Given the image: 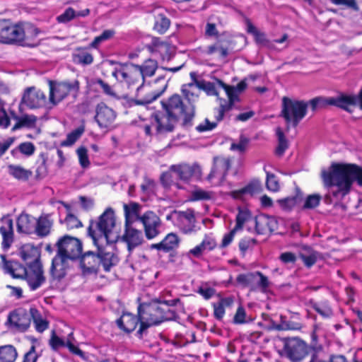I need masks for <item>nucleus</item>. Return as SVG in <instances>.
Masks as SVG:
<instances>
[{"instance_id":"11","label":"nucleus","mask_w":362,"mask_h":362,"mask_svg":"<svg viewBox=\"0 0 362 362\" xmlns=\"http://www.w3.org/2000/svg\"><path fill=\"white\" fill-rule=\"evenodd\" d=\"M325 102L328 105L337 106L350 112L357 106L362 110V89L358 95L340 94L327 98Z\"/></svg>"},{"instance_id":"52","label":"nucleus","mask_w":362,"mask_h":362,"mask_svg":"<svg viewBox=\"0 0 362 362\" xmlns=\"http://www.w3.org/2000/svg\"><path fill=\"white\" fill-rule=\"evenodd\" d=\"M300 199L301 198L298 195H296L279 199L277 200V203L283 210L290 211L300 201Z\"/></svg>"},{"instance_id":"63","label":"nucleus","mask_w":362,"mask_h":362,"mask_svg":"<svg viewBox=\"0 0 362 362\" xmlns=\"http://www.w3.org/2000/svg\"><path fill=\"white\" fill-rule=\"evenodd\" d=\"M314 309L323 317L329 318L332 316V310L327 303L315 305Z\"/></svg>"},{"instance_id":"17","label":"nucleus","mask_w":362,"mask_h":362,"mask_svg":"<svg viewBox=\"0 0 362 362\" xmlns=\"http://www.w3.org/2000/svg\"><path fill=\"white\" fill-rule=\"evenodd\" d=\"M24 279L30 290L35 291L39 288L45 282L41 263L35 262L28 266Z\"/></svg>"},{"instance_id":"18","label":"nucleus","mask_w":362,"mask_h":362,"mask_svg":"<svg viewBox=\"0 0 362 362\" xmlns=\"http://www.w3.org/2000/svg\"><path fill=\"white\" fill-rule=\"evenodd\" d=\"M174 216L175 218V226L182 233L190 234L195 230V218L192 210L175 212Z\"/></svg>"},{"instance_id":"59","label":"nucleus","mask_w":362,"mask_h":362,"mask_svg":"<svg viewBox=\"0 0 362 362\" xmlns=\"http://www.w3.org/2000/svg\"><path fill=\"white\" fill-rule=\"evenodd\" d=\"M267 188L269 191L277 192L280 188V185L276 176L269 173H267V180H266Z\"/></svg>"},{"instance_id":"49","label":"nucleus","mask_w":362,"mask_h":362,"mask_svg":"<svg viewBox=\"0 0 362 362\" xmlns=\"http://www.w3.org/2000/svg\"><path fill=\"white\" fill-rule=\"evenodd\" d=\"M217 80L218 79H216L215 83L205 81H198L200 90H203L204 91H205L208 95L218 96V88L221 87L217 83Z\"/></svg>"},{"instance_id":"62","label":"nucleus","mask_w":362,"mask_h":362,"mask_svg":"<svg viewBox=\"0 0 362 362\" xmlns=\"http://www.w3.org/2000/svg\"><path fill=\"white\" fill-rule=\"evenodd\" d=\"M255 273H249L247 274H240L237 277V282L243 286H248L251 284L252 282L255 281Z\"/></svg>"},{"instance_id":"13","label":"nucleus","mask_w":362,"mask_h":362,"mask_svg":"<svg viewBox=\"0 0 362 362\" xmlns=\"http://www.w3.org/2000/svg\"><path fill=\"white\" fill-rule=\"evenodd\" d=\"M10 34L9 44L22 42L36 37L38 30L32 24L27 23H11Z\"/></svg>"},{"instance_id":"15","label":"nucleus","mask_w":362,"mask_h":362,"mask_svg":"<svg viewBox=\"0 0 362 362\" xmlns=\"http://www.w3.org/2000/svg\"><path fill=\"white\" fill-rule=\"evenodd\" d=\"M284 351L292 362H299L307 354V345L299 338L287 339L284 344Z\"/></svg>"},{"instance_id":"58","label":"nucleus","mask_w":362,"mask_h":362,"mask_svg":"<svg viewBox=\"0 0 362 362\" xmlns=\"http://www.w3.org/2000/svg\"><path fill=\"white\" fill-rule=\"evenodd\" d=\"M250 218V213L247 209H239L238 213L236 216V224L234 228L239 230H241L244 223Z\"/></svg>"},{"instance_id":"8","label":"nucleus","mask_w":362,"mask_h":362,"mask_svg":"<svg viewBox=\"0 0 362 362\" xmlns=\"http://www.w3.org/2000/svg\"><path fill=\"white\" fill-rule=\"evenodd\" d=\"M49 96L48 103L50 108L57 105L64 100L69 94L76 93L78 90V82H54L49 81Z\"/></svg>"},{"instance_id":"12","label":"nucleus","mask_w":362,"mask_h":362,"mask_svg":"<svg viewBox=\"0 0 362 362\" xmlns=\"http://www.w3.org/2000/svg\"><path fill=\"white\" fill-rule=\"evenodd\" d=\"M58 254L66 259H75L80 257L82 252V245L77 238L65 236L57 243Z\"/></svg>"},{"instance_id":"37","label":"nucleus","mask_w":362,"mask_h":362,"mask_svg":"<svg viewBox=\"0 0 362 362\" xmlns=\"http://www.w3.org/2000/svg\"><path fill=\"white\" fill-rule=\"evenodd\" d=\"M152 52L160 54L163 60H169L174 52V48L165 42L154 39Z\"/></svg>"},{"instance_id":"48","label":"nucleus","mask_w":362,"mask_h":362,"mask_svg":"<svg viewBox=\"0 0 362 362\" xmlns=\"http://www.w3.org/2000/svg\"><path fill=\"white\" fill-rule=\"evenodd\" d=\"M30 315L35 326V329L39 332H42L47 329L48 322L42 317L39 311L35 308H30Z\"/></svg>"},{"instance_id":"39","label":"nucleus","mask_w":362,"mask_h":362,"mask_svg":"<svg viewBox=\"0 0 362 362\" xmlns=\"http://www.w3.org/2000/svg\"><path fill=\"white\" fill-rule=\"evenodd\" d=\"M81 265L86 270L94 271L100 266V258L98 257L97 253L88 252L82 256Z\"/></svg>"},{"instance_id":"20","label":"nucleus","mask_w":362,"mask_h":362,"mask_svg":"<svg viewBox=\"0 0 362 362\" xmlns=\"http://www.w3.org/2000/svg\"><path fill=\"white\" fill-rule=\"evenodd\" d=\"M95 120L100 128H108L114 123L117 114L105 103H100L96 107Z\"/></svg>"},{"instance_id":"38","label":"nucleus","mask_w":362,"mask_h":362,"mask_svg":"<svg viewBox=\"0 0 362 362\" xmlns=\"http://www.w3.org/2000/svg\"><path fill=\"white\" fill-rule=\"evenodd\" d=\"M276 228V221L274 217L262 216L256 219V230L259 233L274 231Z\"/></svg>"},{"instance_id":"23","label":"nucleus","mask_w":362,"mask_h":362,"mask_svg":"<svg viewBox=\"0 0 362 362\" xmlns=\"http://www.w3.org/2000/svg\"><path fill=\"white\" fill-rule=\"evenodd\" d=\"M30 310L28 313L23 308L17 309L10 313L8 322L20 330H25L30 324Z\"/></svg>"},{"instance_id":"41","label":"nucleus","mask_w":362,"mask_h":362,"mask_svg":"<svg viewBox=\"0 0 362 362\" xmlns=\"http://www.w3.org/2000/svg\"><path fill=\"white\" fill-rule=\"evenodd\" d=\"M74 62L83 65L90 64L93 61V55L84 48H78L73 54Z\"/></svg>"},{"instance_id":"29","label":"nucleus","mask_w":362,"mask_h":362,"mask_svg":"<svg viewBox=\"0 0 362 362\" xmlns=\"http://www.w3.org/2000/svg\"><path fill=\"white\" fill-rule=\"evenodd\" d=\"M4 263V268L6 273L11 275L13 278L24 279L27 272V268H25L21 264L15 261H8L6 256L1 255Z\"/></svg>"},{"instance_id":"21","label":"nucleus","mask_w":362,"mask_h":362,"mask_svg":"<svg viewBox=\"0 0 362 362\" xmlns=\"http://www.w3.org/2000/svg\"><path fill=\"white\" fill-rule=\"evenodd\" d=\"M142 223L146 237L153 239L159 234L158 228L160 225L159 217L153 211H147L140 218Z\"/></svg>"},{"instance_id":"54","label":"nucleus","mask_w":362,"mask_h":362,"mask_svg":"<svg viewBox=\"0 0 362 362\" xmlns=\"http://www.w3.org/2000/svg\"><path fill=\"white\" fill-rule=\"evenodd\" d=\"M300 257L303 261L305 265L308 267H312L317 261V255L315 252L310 248L305 249L304 252H301Z\"/></svg>"},{"instance_id":"51","label":"nucleus","mask_w":362,"mask_h":362,"mask_svg":"<svg viewBox=\"0 0 362 362\" xmlns=\"http://www.w3.org/2000/svg\"><path fill=\"white\" fill-rule=\"evenodd\" d=\"M11 23L0 19V42L9 44Z\"/></svg>"},{"instance_id":"27","label":"nucleus","mask_w":362,"mask_h":362,"mask_svg":"<svg viewBox=\"0 0 362 362\" xmlns=\"http://www.w3.org/2000/svg\"><path fill=\"white\" fill-rule=\"evenodd\" d=\"M216 247V241L211 235H205L202 243L192 249L188 254L194 257H200L205 252L211 251Z\"/></svg>"},{"instance_id":"19","label":"nucleus","mask_w":362,"mask_h":362,"mask_svg":"<svg viewBox=\"0 0 362 362\" xmlns=\"http://www.w3.org/2000/svg\"><path fill=\"white\" fill-rule=\"evenodd\" d=\"M230 166V163L228 158L215 157L211 171L207 177L208 180L212 182L214 179L216 178L217 181L214 184L218 185L221 183L224 179Z\"/></svg>"},{"instance_id":"50","label":"nucleus","mask_w":362,"mask_h":362,"mask_svg":"<svg viewBox=\"0 0 362 362\" xmlns=\"http://www.w3.org/2000/svg\"><path fill=\"white\" fill-rule=\"evenodd\" d=\"M170 20L163 14L159 13L156 16L154 30L158 33H165L170 27Z\"/></svg>"},{"instance_id":"28","label":"nucleus","mask_w":362,"mask_h":362,"mask_svg":"<svg viewBox=\"0 0 362 362\" xmlns=\"http://www.w3.org/2000/svg\"><path fill=\"white\" fill-rule=\"evenodd\" d=\"M67 260L63 256L59 255L54 257L50 269L53 279L60 280L65 276L68 267Z\"/></svg>"},{"instance_id":"30","label":"nucleus","mask_w":362,"mask_h":362,"mask_svg":"<svg viewBox=\"0 0 362 362\" xmlns=\"http://www.w3.org/2000/svg\"><path fill=\"white\" fill-rule=\"evenodd\" d=\"M36 219L28 214H21L17 218V230L21 233H34Z\"/></svg>"},{"instance_id":"1","label":"nucleus","mask_w":362,"mask_h":362,"mask_svg":"<svg viewBox=\"0 0 362 362\" xmlns=\"http://www.w3.org/2000/svg\"><path fill=\"white\" fill-rule=\"evenodd\" d=\"M321 175L329 187L328 196L337 199L344 198L350 192L354 181L362 187V168L355 164L333 163L328 170H322Z\"/></svg>"},{"instance_id":"56","label":"nucleus","mask_w":362,"mask_h":362,"mask_svg":"<svg viewBox=\"0 0 362 362\" xmlns=\"http://www.w3.org/2000/svg\"><path fill=\"white\" fill-rule=\"evenodd\" d=\"M212 194L210 192L201 188L194 189L190 195L191 201L208 200L211 199Z\"/></svg>"},{"instance_id":"14","label":"nucleus","mask_w":362,"mask_h":362,"mask_svg":"<svg viewBox=\"0 0 362 362\" xmlns=\"http://www.w3.org/2000/svg\"><path fill=\"white\" fill-rule=\"evenodd\" d=\"M21 103L30 109L50 108L45 94L35 87L28 88L25 90Z\"/></svg>"},{"instance_id":"44","label":"nucleus","mask_w":362,"mask_h":362,"mask_svg":"<svg viewBox=\"0 0 362 362\" xmlns=\"http://www.w3.org/2000/svg\"><path fill=\"white\" fill-rule=\"evenodd\" d=\"M17 356L18 353L13 346H0V362H14Z\"/></svg>"},{"instance_id":"31","label":"nucleus","mask_w":362,"mask_h":362,"mask_svg":"<svg viewBox=\"0 0 362 362\" xmlns=\"http://www.w3.org/2000/svg\"><path fill=\"white\" fill-rule=\"evenodd\" d=\"M20 255L21 258L27 263L28 266L35 264V262H40V250L37 247L33 244H25L20 250Z\"/></svg>"},{"instance_id":"47","label":"nucleus","mask_w":362,"mask_h":362,"mask_svg":"<svg viewBox=\"0 0 362 362\" xmlns=\"http://www.w3.org/2000/svg\"><path fill=\"white\" fill-rule=\"evenodd\" d=\"M143 79L154 75L158 69V63L156 60L149 59L146 60L142 65H139Z\"/></svg>"},{"instance_id":"4","label":"nucleus","mask_w":362,"mask_h":362,"mask_svg":"<svg viewBox=\"0 0 362 362\" xmlns=\"http://www.w3.org/2000/svg\"><path fill=\"white\" fill-rule=\"evenodd\" d=\"M307 104L303 101L291 100L284 97L282 100L281 115L288 125L296 127L305 116Z\"/></svg>"},{"instance_id":"35","label":"nucleus","mask_w":362,"mask_h":362,"mask_svg":"<svg viewBox=\"0 0 362 362\" xmlns=\"http://www.w3.org/2000/svg\"><path fill=\"white\" fill-rule=\"evenodd\" d=\"M139 322H140L139 317L138 318L131 313H124L117 320V323L118 327L124 331L131 332L136 329Z\"/></svg>"},{"instance_id":"24","label":"nucleus","mask_w":362,"mask_h":362,"mask_svg":"<svg viewBox=\"0 0 362 362\" xmlns=\"http://www.w3.org/2000/svg\"><path fill=\"white\" fill-rule=\"evenodd\" d=\"M181 92L187 102V105H192L194 107V114L195 103L198 101L201 94L198 81L194 79L193 82L182 85Z\"/></svg>"},{"instance_id":"7","label":"nucleus","mask_w":362,"mask_h":362,"mask_svg":"<svg viewBox=\"0 0 362 362\" xmlns=\"http://www.w3.org/2000/svg\"><path fill=\"white\" fill-rule=\"evenodd\" d=\"M138 313L140 320L139 333L148 327L158 325L166 319L161 309L156 305H141L138 308Z\"/></svg>"},{"instance_id":"64","label":"nucleus","mask_w":362,"mask_h":362,"mask_svg":"<svg viewBox=\"0 0 362 362\" xmlns=\"http://www.w3.org/2000/svg\"><path fill=\"white\" fill-rule=\"evenodd\" d=\"M18 149L21 153L30 156L34 153L35 147L31 142H24L18 146Z\"/></svg>"},{"instance_id":"55","label":"nucleus","mask_w":362,"mask_h":362,"mask_svg":"<svg viewBox=\"0 0 362 362\" xmlns=\"http://www.w3.org/2000/svg\"><path fill=\"white\" fill-rule=\"evenodd\" d=\"M276 133L278 137V146L276 149V154L281 156L284 154V151L288 148V141L286 139L281 128H277Z\"/></svg>"},{"instance_id":"46","label":"nucleus","mask_w":362,"mask_h":362,"mask_svg":"<svg viewBox=\"0 0 362 362\" xmlns=\"http://www.w3.org/2000/svg\"><path fill=\"white\" fill-rule=\"evenodd\" d=\"M16 119L17 122L12 128L13 132L22 127H33L37 120L36 117L33 115H24L21 117H17Z\"/></svg>"},{"instance_id":"5","label":"nucleus","mask_w":362,"mask_h":362,"mask_svg":"<svg viewBox=\"0 0 362 362\" xmlns=\"http://www.w3.org/2000/svg\"><path fill=\"white\" fill-rule=\"evenodd\" d=\"M172 173H175L180 180L189 181L192 177L199 179L202 176V168L197 163L172 165L170 172L165 173L161 176L160 180L164 186L168 187L171 185Z\"/></svg>"},{"instance_id":"25","label":"nucleus","mask_w":362,"mask_h":362,"mask_svg":"<svg viewBox=\"0 0 362 362\" xmlns=\"http://www.w3.org/2000/svg\"><path fill=\"white\" fill-rule=\"evenodd\" d=\"M0 226V233L2 236V247L8 250L13 242V220L9 216L3 217Z\"/></svg>"},{"instance_id":"61","label":"nucleus","mask_w":362,"mask_h":362,"mask_svg":"<svg viewBox=\"0 0 362 362\" xmlns=\"http://www.w3.org/2000/svg\"><path fill=\"white\" fill-rule=\"evenodd\" d=\"M76 152L81 167L84 168L88 167L90 161L88 156L87 149L85 147H80L77 149Z\"/></svg>"},{"instance_id":"26","label":"nucleus","mask_w":362,"mask_h":362,"mask_svg":"<svg viewBox=\"0 0 362 362\" xmlns=\"http://www.w3.org/2000/svg\"><path fill=\"white\" fill-rule=\"evenodd\" d=\"M94 245L98 249L97 255L100 258V265L101 264L105 271H109L111 267L117 263V257L112 252L107 250L108 245Z\"/></svg>"},{"instance_id":"57","label":"nucleus","mask_w":362,"mask_h":362,"mask_svg":"<svg viewBox=\"0 0 362 362\" xmlns=\"http://www.w3.org/2000/svg\"><path fill=\"white\" fill-rule=\"evenodd\" d=\"M247 31L252 34L255 38V40L258 43L263 44L266 41V36L265 35L260 32L255 25H253L250 22L247 23Z\"/></svg>"},{"instance_id":"3","label":"nucleus","mask_w":362,"mask_h":362,"mask_svg":"<svg viewBox=\"0 0 362 362\" xmlns=\"http://www.w3.org/2000/svg\"><path fill=\"white\" fill-rule=\"evenodd\" d=\"M162 107L171 119L182 118L185 122L191 120L194 116V107L185 104L181 96L174 94L161 102Z\"/></svg>"},{"instance_id":"40","label":"nucleus","mask_w":362,"mask_h":362,"mask_svg":"<svg viewBox=\"0 0 362 362\" xmlns=\"http://www.w3.org/2000/svg\"><path fill=\"white\" fill-rule=\"evenodd\" d=\"M8 173L18 180L26 181L32 175V171L24 168L19 165H9Z\"/></svg>"},{"instance_id":"42","label":"nucleus","mask_w":362,"mask_h":362,"mask_svg":"<svg viewBox=\"0 0 362 362\" xmlns=\"http://www.w3.org/2000/svg\"><path fill=\"white\" fill-rule=\"evenodd\" d=\"M90 13L89 9L76 12L72 8H68L65 11L57 17V21L59 23H67L77 16L85 17Z\"/></svg>"},{"instance_id":"6","label":"nucleus","mask_w":362,"mask_h":362,"mask_svg":"<svg viewBox=\"0 0 362 362\" xmlns=\"http://www.w3.org/2000/svg\"><path fill=\"white\" fill-rule=\"evenodd\" d=\"M217 83L226 91L229 100L228 103L221 100L219 107L214 111L216 122H219L223 119L225 112L231 109L233 103L238 100V93L246 88L247 84L244 81H240L236 86L226 85L221 80H217Z\"/></svg>"},{"instance_id":"36","label":"nucleus","mask_w":362,"mask_h":362,"mask_svg":"<svg viewBox=\"0 0 362 362\" xmlns=\"http://www.w3.org/2000/svg\"><path fill=\"white\" fill-rule=\"evenodd\" d=\"M53 221L50 219L49 216L42 215L36 219V225H35V230L38 236L45 237L49 234Z\"/></svg>"},{"instance_id":"60","label":"nucleus","mask_w":362,"mask_h":362,"mask_svg":"<svg viewBox=\"0 0 362 362\" xmlns=\"http://www.w3.org/2000/svg\"><path fill=\"white\" fill-rule=\"evenodd\" d=\"M321 200V197L319 194L309 195L304 203L303 209H311L317 207Z\"/></svg>"},{"instance_id":"53","label":"nucleus","mask_w":362,"mask_h":362,"mask_svg":"<svg viewBox=\"0 0 362 362\" xmlns=\"http://www.w3.org/2000/svg\"><path fill=\"white\" fill-rule=\"evenodd\" d=\"M83 132L84 128L83 127L74 129L67 135L65 140L62 141L61 145L62 146H72L81 136Z\"/></svg>"},{"instance_id":"33","label":"nucleus","mask_w":362,"mask_h":362,"mask_svg":"<svg viewBox=\"0 0 362 362\" xmlns=\"http://www.w3.org/2000/svg\"><path fill=\"white\" fill-rule=\"evenodd\" d=\"M179 242L180 240L177 235L171 233L168 234L160 243L151 245V248L163 252H170L178 247Z\"/></svg>"},{"instance_id":"16","label":"nucleus","mask_w":362,"mask_h":362,"mask_svg":"<svg viewBox=\"0 0 362 362\" xmlns=\"http://www.w3.org/2000/svg\"><path fill=\"white\" fill-rule=\"evenodd\" d=\"M167 84L161 90H156L150 86L142 85L137 88L134 103L147 105L158 98L165 90Z\"/></svg>"},{"instance_id":"10","label":"nucleus","mask_w":362,"mask_h":362,"mask_svg":"<svg viewBox=\"0 0 362 362\" xmlns=\"http://www.w3.org/2000/svg\"><path fill=\"white\" fill-rule=\"evenodd\" d=\"M177 119H171L168 115L156 113L150 118L149 122H145L142 126L147 135H151L153 130L158 133L168 132L173 130V122Z\"/></svg>"},{"instance_id":"43","label":"nucleus","mask_w":362,"mask_h":362,"mask_svg":"<svg viewBox=\"0 0 362 362\" xmlns=\"http://www.w3.org/2000/svg\"><path fill=\"white\" fill-rule=\"evenodd\" d=\"M50 344L52 347L54 349H57L61 346H66L70 350V351L76 355L81 356L83 354L82 351L80 349L74 346L70 341H67L66 343H65L64 340H62L61 338L54 334L52 337L50 339Z\"/></svg>"},{"instance_id":"32","label":"nucleus","mask_w":362,"mask_h":362,"mask_svg":"<svg viewBox=\"0 0 362 362\" xmlns=\"http://www.w3.org/2000/svg\"><path fill=\"white\" fill-rule=\"evenodd\" d=\"M125 225H133L136 221H140L141 206L136 202H130L123 205Z\"/></svg>"},{"instance_id":"2","label":"nucleus","mask_w":362,"mask_h":362,"mask_svg":"<svg viewBox=\"0 0 362 362\" xmlns=\"http://www.w3.org/2000/svg\"><path fill=\"white\" fill-rule=\"evenodd\" d=\"M115 227V213L111 208H107L98 221H90L88 233L94 244L109 245L113 242L112 235Z\"/></svg>"},{"instance_id":"22","label":"nucleus","mask_w":362,"mask_h":362,"mask_svg":"<svg viewBox=\"0 0 362 362\" xmlns=\"http://www.w3.org/2000/svg\"><path fill=\"white\" fill-rule=\"evenodd\" d=\"M124 242L127 245L129 252L140 245L144 241L143 233L132 225H125V231L122 236Z\"/></svg>"},{"instance_id":"34","label":"nucleus","mask_w":362,"mask_h":362,"mask_svg":"<svg viewBox=\"0 0 362 362\" xmlns=\"http://www.w3.org/2000/svg\"><path fill=\"white\" fill-rule=\"evenodd\" d=\"M202 53L208 56L218 54L221 57H226L228 53V47L219 39L214 44L204 47Z\"/></svg>"},{"instance_id":"9","label":"nucleus","mask_w":362,"mask_h":362,"mask_svg":"<svg viewBox=\"0 0 362 362\" xmlns=\"http://www.w3.org/2000/svg\"><path fill=\"white\" fill-rule=\"evenodd\" d=\"M112 76L118 81L125 82L129 86L144 81L139 65L133 64H126L115 69L112 72Z\"/></svg>"},{"instance_id":"45","label":"nucleus","mask_w":362,"mask_h":362,"mask_svg":"<svg viewBox=\"0 0 362 362\" xmlns=\"http://www.w3.org/2000/svg\"><path fill=\"white\" fill-rule=\"evenodd\" d=\"M260 189L259 184L252 183L247 185L246 187L239 189L233 191L231 196L235 199H243L245 195H253L257 193Z\"/></svg>"}]
</instances>
